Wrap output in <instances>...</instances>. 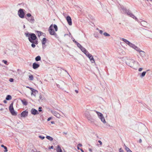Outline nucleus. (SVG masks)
Returning <instances> with one entry per match:
<instances>
[{"mask_svg":"<svg viewBox=\"0 0 152 152\" xmlns=\"http://www.w3.org/2000/svg\"><path fill=\"white\" fill-rule=\"evenodd\" d=\"M59 83L60 84V85L59 84H56L57 86L58 87L61 88L63 86L64 84L65 83L63 81H60Z\"/></svg>","mask_w":152,"mask_h":152,"instance_id":"obj_15","label":"nucleus"},{"mask_svg":"<svg viewBox=\"0 0 152 152\" xmlns=\"http://www.w3.org/2000/svg\"><path fill=\"white\" fill-rule=\"evenodd\" d=\"M26 35V37H28V39L29 38V37L30 36V35H31V34H29L28 33H25Z\"/></svg>","mask_w":152,"mask_h":152,"instance_id":"obj_39","label":"nucleus"},{"mask_svg":"<svg viewBox=\"0 0 152 152\" xmlns=\"http://www.w3.org/2000/svg\"><path fill=\"white\" fill-rule=\"evenodd\" d=\"M35 59L36 61H38L41 60V57L39 56H38L36 57Z\"/></svg>","mask_w":152,"mask_h":152,"instance_id":"obj_34","label":"nucleus"},{"mask_svg":"<svg viewBox=\"0 0 152 152\" xmlns=\"http://www.w3.org/2000/svg\"><path fill=\"white\" fill-rule=\"evenodd\" d=\"M26 17H27L29 18L30 17H32V16H31V14H30L29 13H28L26 14Z\"/></svg>","mask_w":152,"mask_h":152,"instance_id":"obj_41","label":"nucleus"},{"mask_svg":"<svg viewBox=\"0 0 152 152\" xmlns=\"http://www.w3.org/2000/svg\"><path fill=\"white\" fill-rule=\"evenodd\" d=\"M142 142V140L141 139H140L139 140V143H141Z\"/></svg>","mask_w":152,"mask_h":152,"instance_id":"obj_56","label":"nucleus"},{"mask_svg":"<svg viewBox=\"0 0 152 152\" xmlns=\"http://www.w3.org/2000/svg\"><path fill=\"white\" fill-rule=\"evenodd\" d=\"M119 152H124V150L122 149L121 148H120L119 149Z\"/></svg>","mask_w":152,"mask_h":152,"instance_id":"obj_45","label":"nucleus"},{"mask_svg":"<svg viewBox=\"0 0 152 152\" xmlns=\"http://www.w3.org/2000/svg\"><path fill=\"white\" fill-rule=\"evenodd\" d=\"M28 112L26 110L23 111L20 114V116L21 117H25L27 116L28 115Z\"/></svg>","mask_w":152,"mask_h":152,"instance_id":"obj_10","label":"nucleus"},{"mask_svg":"<svg viewBox=\"0 0 152 152\" xmlns=\"http://www.w3.org/2000/svg\"><path fill=\"white\" fill-rule=\"evenodd\" d=\"M12 99V97L10 95H7L6 98V100H10Z\"/></svg>","mask_w":152,"mask_h":152,"instance_id":"obj_31","label":"nucleus"},{"mask_svg":"<svg viewBox=\"0 0 152 152\" xmlns=\"http://www.w3.org/2000/svg\"><path fill=\"white\" fill-rule=\"evenodd\" d=\"M37 39L35 34L34 33L31 34L29 37V40L31 43H34L36 44H38Z\"/></svg>","mask_w":152,"mask_h":152,"instance_id":"obj_2","label":"nucleus"},{"mask_svg":"<svg viewBox=\"0 0 152 152\" xmlns=\"http://www.w3.org/2000/svg\"><path fill=\"white\" fill-rule=\"evenodd\" d=\"M141 24L142 26L145 27H146V26L148 25L146 21L144 20L141 21Z\"/></svg>","mask_w":152,"mask_h":152,"instance_id":"obj_19","label":"nucleus"},{"mask_svg":"<svg viewBox=\"0 0 152 152\" xmlns=\"http://www.w3.org/2000/svg\"><path fill=\"white\" fill-rule=\"evenodd\" d=\"M51 113L56 117L58 118H60V115L59 114L58 112L55 110H51Z\"/></svg>","mask_w":152,"mask_h":152,"instance_id":"obj_11","label":"nucleus"},{"mask_svg":"<svg viewBox=\"0 0 152 152\" xmlns=\"http://www.w3.org/2000/svg\"><path fill=\"white\" fill-rule=\"evenodd\" d=\"M31 112L32 114L36 115L39 114L38 111L34 108H32L31 110Z\"/></svg>","mask_w":152,"mask_h":152,"instance_id":"obj_12","label":"nucleus"},{"mask_svg":"<svg viewBox=\"0 0 152 152\" xmlns=\"http://www.w3.org/2000/svg\"><path fill=\"white\" fill-rule=\"evenodd\" d=\"M94 112L96 113L99 118L102 117L103 116V114L97 111L96 110H94Z\"/></svg>","mask_w":152,"mask_h":152,"instance_id":"obj_22","label":"nucleus"},{"mask_svg":"<svg viewBox=\"0 0 152 152\" xmlns=\"http://www.w3.org/2000/svg\"><path fill=\"white\" fill-rule=\"evenodd\" d=\"M85 117L91 122H93V119L90 115V113L88 111H86L85 113Z\"/></svg>","mask_w":152,"mask_h":152,"instance_id":"obj_4","label":"nucleus"},{"mask_svg":"<svg viewBox=\"0 0 152 152\" xmlns=\"http://www.w3.org/2000/svg\"><path fill=\"white\" fill-rule=\"evenodd\" d=\"M121 40L123 42H125L126 44L128 45L131 48H137L135 45L131 43L129 41L124 38H122Z\"/></svg>","mask_w":152,"mask_h":152,"instance_id":"obj_5","label":"nucleus"},{"mask_svg":"<svg viewBox=\"0 0 152 152\" xmlns=\"http://www.w3.org/2000/svg\"><path fill=\"white\" fill-rule=\"evenodd\" d=\"M123 11L125 12V13H126L127 15L130 17L136 20H137V18L131 12V11L129 10H127L126 8H123Z\"/></svg>","mask_w":152,"mask_h":152,"instance_id":"obj_3","label":"nucleus"},{"mask_svg":"<svg viewBox=\"0 0 152 152\" xmlns=\"http://www.w3.org/2000/svg\"><path fill=\"white\" fill-rule=\"evenodd\" d=\"M53 147H54L53 146V145H52L50 147V148H49L50 149H53Z\"/></svg>","mask_w":152,"mask_h":152,"instance_id":"obj_54","label":"nucleus"},{"mask_svg":"<svg viewBox=\"0 0 152 152\" xmlns=\"http://www.w3.org/2000/svg\"><path fill=\"white\" fill-rule=\"evenodd\" d=\"M118 53L121 54H122L124 55L125 54V51H123L121 48H118Z\"/></svg>","mask_w":152,"mask_h":152,"instance_id":"obj_18","label":"nucleus"},{"mask_svg":"<svg viewBox=\"0 0 152 152\" xmlns=\"http://www.w3.org/2000/svg\"><path fill=\"white\" fill-rule=\"evenodd\" d=\"M53 27L55 29V31H57L58 30V27L56 25L54 24L53 25Z\"/></svg>","mask_w":152,"mask_h":152,"instance_id":"obj_38","label":"nucleus"},{"mask_svg":"<svg viewBox=\"0 0 152 152\" xmlns=\"http://www.w3.org/2000/svg\"><path fill=\"white\" fill-rule=\"evenodd\" d=\"M105 37H109L110 35L108 33L105 32L103 33Z\"/></svg>","mask_w":152,"mask_h":152,"instance_id":"obj_37","label":"nucleus"},{"mask_svg":"<svg viewBox=\"0 0 152 152\" xmlns=\"http://www.w3.org/2000/svg\"><path fill=\"white\" fill-rule=\"evenodd\" d=\"M4 103H7V101L6 100H4Z\"/></svg>","mask_w":152,"mask_h":152,"instance_id":"obj_61","label":"nucleus"},{"mask_svg":"<svg viewBox=\"0 0 152 152\" xmlns=\"http://www.w3.org/2000/svg\"><path fill=\"white\" fill-rule=\"evenodd\" d=\"M29 79L30 80H33L34 79V77L33 76V75H30L29 76Z\"/></svg>","mask_w":152,"mask_h":152,"instance_id":"obj_35","label":"nucleus"},{"mask_svg":"<svg viewBox=\"0 0 152 152\" xmlns=\"http://www.w3.org/2000/svg\"><path fill=\"white\" fill-rule=\"evenodd\" d=\"M75 91L77 93H78V91L77 90H75Z\"/></svg>","mask_w":152,"mask_h":152,"instance_id":"obj_60","label":"nucleus"},{"mask_svg":"<svg viewBox=\"0 0 152 152\" xmlns=\"http://www.w3.org/2000/svg\"><path fill=\"white\" fill-rule=\"evenodd\" d=\"M32 43L31 45V46L32 47H34L35 46V43Z\"/></svg>","mask_w":152,"mask_h":152,"instance_id":"obj_44","label":"nucleus"},{"mask_svg":"<svg viewBox=\"0 0 152 152\" xmlns=\"http://www.w3.org/2000/svg\"><path fill=\"white\" fill-rule=\"evenodd\" d=\"M124 146L125 147V150L127 152H132V151L128 148L125 145H124Z\"/></svg>","mask_w":152,"mask_h":152,"instance_id":"obj_30","label":"nucleus"},{"mask_svg":"<svg viewBox=\"0 0 152 152\" xmlns=\"http://www.w3.org/2000/svg\"><path fill=\"white\" fill-rule=\"evenodd\" d=\"M77 45V46L78 48H83L82 46L78 42H77V43L76 44Z\"/></svg>","mask_w":152,"mask_h":152,"instance_id":"obj_42","label":"nucleus"},{"mask_svg":"<svg viewBox=\"0 0 152 152\" xmlns=\"http://www.w3.org/2000/svg\"><path fill=\"white\" fill-rule=\"evenodd\" d=\"M2 62H4L5 64H6V65H7V61H6V60H3L2 61Z\"/></svg>","mask_w":152,"mask_h":152,"instance_id":"obj_47","label":"nucleus"},{"mask_svg":"<svg viewBox=\"0 0 152 152\" xmlns=\"http://www.w3.org/2000/svg\"><path fill=\"white\" fill-rule=\"evenodd\" d=\"M32 66L33 68L34 69L38 68L39 66V65L35 62L33 63Z\"/></svg>","mask_w":152,"mask_h":152,"instance_id":"obj_17","label":"nucleus"},{"mask_svg":"<svg viewBox=\"0 0 152 152\" xmlns=\"http://www.w3.org/2000/svg\"><path fill=\"white\" fill-rule=\"evenodd\" d=\"M89 59H90L92 63H93L95 62L93 58V57L91 55L90 56H89Z\"/></svg>","mask_w":152,"mask_h":152,"instance_id":"obj_25","label":"nucleus"},{"mask_svg":"<svg viewBox=\"0 0 152 152\" xmlns=\"http://www.w3.org/2000/svg\"><path fill=\"white\" fill-rule=\"evenodd\" d=\"M21 101L23 105L26 106L28 104V102L25 99H23L21 100Z\"/></svg>","mask_w":152,"mask_h":152,"instance_id":"obj_24","label":"nucleus"},{"mask_svg":"<svg viewBox=\"0 0 152 152\" xmlns=\"http://www.w3.org/2000/svg\"><path fill=\"white\" fill-rule=\"evenodd\" d=\"M98 142L100 143V145H102V142L100 140H99Z\"/></svg>","mask_w":152,"mask_h":152,"instance_id":"obj_51","label":"nucleus"},{"mask_svg":"<svg viewBox=\"0 0 152 152\" xmlns=\"http://www.w3.org/2000/svg\"><path fill=\"white\" fill-rule=\"evenodd\" d=\"M39 137L41 138L42 140H43L45 138V137L44 136H42L41 135H40L39 136Z\"/></svg>","mask_w":152,"mask_h":152,"instance_id":"obj_43","label":"nucleus"},{"mask_svg":"<svg viewBox=\"0 0 152 152\" xmlns=\"http://www.w3.org/2000/svg\"><path fill=\"white\" fill-rule=\"evenodd\" d=\"M53 27V24L50 25L49 28V31L50 34L51 35H54L55 36L57 35L56 34L55 32L52 29V27Z\"/></svg>","mask_w":152,"mask_h":152,"instance_id":"obj_8","label":"nucleus"},{"mask_svg":"<svg viewBox=\"0 0 152 152\" xmlns=\"http://www.w3.org/2000/svg\"><path fill=\"white\" fill-rule=\"evenodd\" d=\"M39 98L40 99H42V96L41 95H40L39 96Z\"/></svg>","mask_w":152,"mask_h":152,"instance_id":"obj_58","label":"nucleus"},{"mask_svg":"<svg viewBox=\"0 0 152 152\" xmlns=\"http://www.w3.org/2000/svg\"><path fill=\"white\" fill-rule=\"evenodd\" d=\"M38 35L39 36H40L41 35V33L39 31H38Z\"/></svg>","mask_w":152,"mask_h":152,"instance_id":"obj_50","label":"nucleus"},{"mask_svg":"<svg viewBox=\"0 0 152 152\" xmlns=\"http://www.w3.org/2000/svg\"><path fill=\"white\" fill-rule=\"evenodd\" d=\"M18 14L19 17L21 18H23L25 16V13L23 10L20 9L18 11Z\"/></svg>","mask_w":152,"mask_h":152,"instance_id":"obj_7","label":"nucleus"},{"mask_svg":"<svg viewBox=\"0 0 152 152\" xmlns=\"http://www.w3.org/2000/svg\"><path fill=\"white\" fill-rule=\"evenodd\" d=\"M1 147L3 148L4 149V152H6L7 151V148L6 146H4L3 145H1Z\"/></svg>","mask_w":152,"mask_h":152,"instance_id":"obj_33","label":"nucleus"},{"mask_svg":"<svg viewBox=\"0 0 152 152\" xmlns=\"http://www.w3.org/2000/svg\"><path fill=\"white\" fill-rule=\"evenodd\" d=\"M9 109L11 114L13 115H16L17 113L15 111L13 106V103H11L9 107Z\"/></svg>","mask_w":152,"mask_h":152,"instance_id":"obj_6","label":"nucleus"},{"mask_svg":"<svg viewBox=\"0 0 152 152\" xmlns=\"http://www.w3.org/2000/svg\"><path fill=\"white\" fill-rule=\"evenodd\" d=\"M26 19L28 20L30 22L33 23L34 22V17L32 16L30 18H27V17H26Z\"/></svg>","mask_w":152,"mask_h":152,"instance_id":"obj_14","label":"nucleus"},{"mask_svg":"<svg viewBox=\"0 0 152 152\" xmlns=\"http://www.w3.org/2000/svg\"><path fill=\"white\" fill-rule=\"evenodd\" d=\"M51 117H50V118H49L48 119V121H49L51 119Z\"/></svg>","mask_w":152,"mask_h":152,"instance_id":"obj_57","label":"nucleus"},{"mask_svg":"<svg viewBox=\"0 0 152 152\" xmlns=\"http://www.w3.org/2000/svg\"><path fill=\"white\" fill-rule=\"evenodd\" d=\"M89 151L90 152H92V149L91 148H89Z\"/></svg>","mask_w":152,"mask_h":152,"instance_id":"obj_62","label":"nucleus"},{"mask_svg":"<svg viewBox=\"0 0 152 152\" xmlns=\"http://www.w3.org/2000/svg\"><path fill=\"white\" fill-rule=\"evenodd\" d=\"M99 33H100L101 34H102V33H103V31H102L101 30H99Z\"/></svg>","mask_w":152,"mask_h":152,"instance_id":"obj_53","label":"nucleus"},{"mask_svg":"<svg viewBox=\"0 0 152 152\" xmlns=\"http://www.w3.org/2000/svg\"><path fill=\"white\" fill-rule=\"evenodd\" d=\"M122 60L127 65L136 70L137 69L140 65L138 62L135 61L132 59H130L126 57H123Z\"/></svg>","mask_w":152,"mask_h":152,"instance_id":"obj_1","label":"nucleus"},{"mask_svg":"<svg viewBox=\"0 0 152 152\" xmlns=\"http://www.w3.org/2000/svg\"><path fill=\"white\" fill-rule=\"evenodd\" d=\"M66 20L68 23L69 25L71 26L72 25V19L71 17L69 16H67L66 17Z\"/></svg>","mask_w":152,"mask_h":152,"instance_id":"obj_13","label":"nucleus"},{"mask_svg":"<svg viewBox=\"0 0 152 152\" xmlns=\"http://www.w3.org/2000/svg\"><path fill=\"white\" fill-rule=\"evenodd\" d=\"M56 151L57 152H62V151L61 148L58 145L57 146V147L56 149Z\"/></svg>","mask_w":152,"mask_h":152,"instance_id":"obj_28","label":"nucleus"},{"mask_svg":"<svg viewBox=\"0 0 152 152\" xmlns=\"http://www.w3.org/2000/svg\"><path fill=\"white\" fill-rule=\"evenodd\" d=\"M31 91V95L35 96L36 92H38L37 91L33 88L32 89Z\"/></svg>","mask_w":152,"mask_h":152,"instance_id":"obj_20","label":"nucleus"},{"mask_svg":"<svg viewBox=\"0 0 152 152\" xmlns=\"http://www.w3.org/2000/svg\"><path fill=\"white\" fill-rule=\"evenodd\" d=\"M46 138L50 141H52L53 140V138L52 137L49 136H47L46 137Z\"/></svg>","mask_w":152,"mask_h":152,"instance_id":"obj_32","label":"nucleus"},{"mask_svg":"<svg viewBox=\"0 0 152 152\" xmlns=\"http://www.w3.org/2000/svg\"><path fill=\"white\" fill-rule=\"evenodd\" d=\"M136 51L140 53V55L143 56L145 55V52L140 49V48H134Z\"/></svg>","mask_w":152,"mask_h":152,"instance_id":"obj_9","label":"nucleus"},{"mask_svg":"<svg viewBox=\"0 0 152 152\" xmlns=\"http://www.w3.org/2000/svg\"><path fill=\"white\" fill-rule=\"evenodd\" d=\"M72 84H73V85L74 87H75V86L76 87H77L78 86V84L76 83L75 82H73V83Z\"/></svg>","mask_w":152,"mask_h":152,"instance_id":"obj_36","label":"nucleus"},{"mask_svg":"<svg viewBox=\"0 0 152 152\" xmlns=\"http://www.w3.org/2000/svg\"><path fill=\"white\" fill-rule=\"evenodd\" d=\"M51 123L52 124H54L55 123L53 121H52L51 122Z\"/></svg>","mask_w":152,"mask_h":152,"instance_id":"obj_63","label":"nucleus"},{"mask_svg":"<svg viewBox=\"0 0 152 152\" xmlns=\"http://www.w3.org/2000/svg\"><path fill=\"white\" fill-rule=\"evenodd\" d=\"M73 42L75 43V44L77 43V42L75 41V39L73 40Z\"/></svg>","mask_w":152,"mask_h":152,"instance_id":"obj_59","label":"nucleus"},{"mask_svg":"<svg viewBox=\"0 0 152 152\" xmlns=\"http://www.w3.org/2000/svg\"><path fill=\"white\" fill-rule=\"evenodd\" d=\"M142 69H143V68H140L139 69L138 71L139 72H141L142 70Z\"/></svg>","mask_w":152,"mask_h":152,"instance_id":"obj_49","label":"nucleus"},{"mask_svg":"<svg viewBox=\"0 0 152 152\" xmlns=\"http://www.w3.org/2000/svg\"><path fill=\"white\" fill-rule=\"evenodd\" d=\"M9 81L10 82H13L14 81V79L13 78H10L9 80Z\"/></svg>","mask_w":152,"mask_h":152,"instance_id":"obj_46","label":"nucleus"},{"mask_svg":"<svg viewBox=\"0 0 152 152\" xmlns=\"http://www.w3.org/2000/svg\"><path fill=\"white\" fill-rule=\"evenodd\" d=\"M47 39L45 38H44L42 41V45L43 47H45V43L46 42Z\"/></svg>","mask_w":152,"mask_h":152,"instance_id":"obj_23","label":"nucleus"},{"mask_svg":"<svg viewBox=\"0 0 152 152\" xmlns=\"http://www.w3.org/2000/svg\"><path fill=\"white\" fill-rule=\"evenodd\" d=\"M89 58V56H90L91 55L88 53V52H87V53H86L85 54Z\"/></svg>","mask_w":152,"mask_h":152,"instance_id":"obj_40","label":"nucleus"},{"mask_svg":"<svg viewBox=\"0 0 152 152\" xmlns=\"http://www.w3.org/2000/svg\"><path fill=\"white\" fill-rule=\"evenodd\" d=\"M146 36L152 39V32L148 31Z\"/></svg>","mask_w":152,"mask_h":152,"instance_id":"obj_16","label":"nucleus"},{"mask_svg":"<svg viewBox=\"0 0 152 152\" xmlns=\"http://www.w3.org/2000/svg\"><path fill=\"white\" fill-rule=\"evenodd\" d=\"M101 121L104 123L105 124L106 123V121L105 120V119L104 117L103 116L102 117L99 118Z\"/></svg>","mask_w":152,"mask_h":152,"instance_id":"obj_26","label":"nucleus"},{"mask_svg":"<svg viewBox=\"0 0 152 152\" xmlns=\"http://www.w3.org/2000/svg\"><path fill=\"white\" fill-rule=\"evenodd\" d=\"M26 88H29L31 91L32 90V89H33V88H31V87H29V86H27Z\"/></svg>","mask_w":152,"mask_h":152,"instance_id":"obj_52","label":"nucleus"},{"mask_svg":"<svg viewBox=\"0 0 152 152\" xmlns=\"http://www.w3.org/2000/svg\"><path fill=\"white\" fill-rule=\"evenodd\" d=\"M146 73V72H143L142 73L140 74V77L142 78L144 77Z\"/></svg>","mask_w":152,"mask_h":152,"instance_id":"obj_27","label":"nucleus"},{"mask_svg":"<svg viewBox=\"0 0 152 152\" xmlns=\"http://www.w3.org/2000/svg\"><path fill=\"white\" fill-rule=\"evenodd\" d=\"M80 150L82 152H84L83 150V149H81V148L80 149Z\"/></svg>","mask_w":152,"mask_h":152,"instance_id":"obj_64","label":"nucleus"},{"mask_svg":"<svg viewBox=\"0 0 152 152\" xmlns=\"http://www.w3.org/2000/svg\"><path fill=\"white\" fill-rule=\"evenodd\" d=\"M7 52H5V54H8V53H12L14 52H15L14 51H12V50H10L9 48H7V50H6Z\"/></svg>","mask_w":152,"mask_h":152,"instance_id":"obj_21","label":"nucleus"},{"mask_svg":"<svg viewBox=\"0 0 152 152\" xmlns=\"http://www.w3.org/2000/svg\"><path fill=\"white\" fill-rule=\"evenodd\" d=\"M80 50L83 52V53L85 54L86 53H87L88 51L85 48H80Z\"/></svg>","mask_w":152,"mask_h":152,"instance_id":"obj_29","label":"nucleus"},{"mask_svg":"<svg viewBox=\"0 0 152 152\" xmlns=\"http://www.w3.org/2000/svg\"><path fill=\"white\" fill-rule=\"evenodd\" d=\"M82 146V145L81 144L79 143L78 144L77 146Z\"/></svg>","mask_w":152,"mask_h":152,"instance_id":"obj_55","label":"nucleus"},{"mask_svg":"<svg viewBox=\"0 0 152 152\" xmlns=\"http://www.w3.org/2000/svg\"><path fill=\"white\" fill-rule=\"evenodd\" d=\"M42 107H39V112L42 111Z\"/></svg>","mask_w":152,"mask_h":152,"instance_id":"obj_48","label":"nucleus"}]
</instances>
